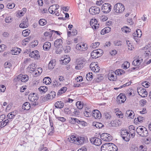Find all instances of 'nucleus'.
Masks as SVG:
<instances>
[{
  "instance_id": "nucleus-41",
  "label": "nucleus",
  "mask_w": 151,
  "mask_h": 151,
  "mask_svg": "<svg viewBox=\"0 0 151 151\" xmlns=\"http://www.w3.org/2000/svg\"><path fill=\"white\" fill-rule=\"evenodd\" d=\"M83 67V63L82 62L80 61L78 62L77 66L75 67V69L77 70L81 69Z\"/></svg>"
},
{
  "instance_id": "nucleus-16",
  "label": "nucleus",
  "mask_w": 151,
  "mask_h": 151,
  "mask_svg": "<svg viewBox=\"0 0 151 151\" xmlns=\"http://www.w3.org/2000/svg\"><path fill=\"white\" fill-rule=\"evenodd\" d=\"M27 18H24L22 21V23L19 24V27L22 28H24L27 27L28 26Z\"/></svg>"
},
{
  "instance_id": "nucleus-42",
  "label": "nucleus",
  "mask_w": 151,
  "mask_h": 151,
  "mask_svg": "<svg viewBox=\"0 0 151 151\" xmlns=\"http://www.w3.org/2000/svg\"><path fill=\"white\" fill-rule=\"evenodd\" d=\"M130 66V63L127 61H125L122 64V67L124 69H126L128 68Z\"/></svg>"
},
{
  "instance_id": "nucleus-6",
  "label": "nucleus",
  "mask_w": 151,
  "mask_h": 151,
  "mask_svg": "<svg viewBox=\"0 0 151 151\" xmlns=\"http://www.w3.org/2000/svg\"><path fill=\"white\" fill-rule=\"evenodd\" d=\"M111 9V6L110 4L106 3L102 6L101 10L102 12L105 13L109 12Z\"/></svg>"
},
{
  "instance_id": "nucleus-62",
  "label": "nucleus",
  "mask_w": 151,
  "mask_h": 151,
  "mask_svg": "<svg viewBox=\"0 0 151 151\" xmlns=\"http://www.w3.org/2000/svg\"><path fill=\"white\" fill-rule=\"evenodd\" d=\"M7 6L8 9H12L14 8L15 6V4L13 3L12 4H9L7 5Z\"/></svg>"
},
{
  "instance_id": "nucleus-26",
  "label": "nucleus",
  "mask_w": 151,
  "mask_h": 151,
  "mask_svg": "<svg viewBox=\"0 0 151 151\" xmlns=\"http://www.w3.org/2000/svg\"><path fill=\"white\" fill-rule=\"evenodd\" d=\"M55 106L57 108H62L64 106V103L61 101H58L55 104Z\"/></svg>"
},
{
  "instance_id": "nucleus-30",
  "label": "nucleus",
  "mask_w": 151,
  "mask_h": 151,
  "mask_svg": "<svg viewBox=\"0 0 151 151\" xmlns=\"http://www.w3.org/2000/svg\"><path fill=\"white\" fill-rule=\"evenodd\" d=\"M30 107V104L28 102L24 103L22 106V108L24 110H29Z\"/></svg>"
},
{
  "instance_id": "nucleus-49",
  "label": "nucleus",
  "mask_w": 151,
  "mask_h": 151,
  "mask_svg": "<svg viewBox=\"0 0 151 151\" xmlns=\"http://www.w3.org/2000/svg\"><path fill=\"white\" fill-rule=\"evenodd\" d=\"M47 23L46 20L43 19H41L39 21V23L40 25L43 26L45 25Z\"/></svg>"
},
{
  "instance_id": "nucleus-51",
  "label": "nucleus",
  "mask_w": 151,
  "mask_h": 151,
  "mask_svg": "<svg viewBox=\"0 0 151 151\" xmlns=\"http://www.w3.org/2000/svg\"><path fill=\"white\" fill-rule=\"evenodd\" d=\"M100 44V43L99 42H96L95 43H93L91 44V47L93 48H96Z\"/></svg>"
},
{
  "instance_id": "nucleus-27",
  "label": "nucleus",
  "mask_w": 151,
  "mask_h": 151,
  "mask_svg": "<svg viewBox=\"0 0 151 151\" xmlns=\"http://www.w3.org/2000/svg\"><path fill=\"white\" fill-rule=\"evenodd\" d=\"M133 36L134 37H140L142 35L141 30L139 29H137L136 31L133 33Z\"/></svg>"
},
{
  "instance_id": "nucleus-63",
  "label": "nucleus",
  "mask_w": 151,
  "mask_h": 151,
  "mask_svg": "<svg viewBox=\"0 0 151 151\" xmlns=\"http://www.w3.org/2000/svg\"><path fill=\"white\" fill-rule=\"evenodd\" d=\"M105 118L106 119H110L111 117V115L110 113L105 112L104 113Z\"/></svg>"
},
{
  "instance_id": "nucleus-52",
  "label": "nucleus",
  "mask_w": 151,
  "mask_h": 151,
  "mask_svg": "<svg viewBox=\"0 0 151 151\" xmlns=\"http://www.w3.org/2000/svg\"><path fill=\"white\" fill-rule=\"evenodd\" d=\"M132 112H131L130 110L127 111L126 114L127 115H128V116L130 117V118H133L134 116V114L132 116V114L134 113V112L132 111H131Z\"/></svg>"
},
{
  "instance_id": "nucleus-9",
  "label": "nucleus",
  "mask_w": 151,
  "mask_h": 151,
  "mask_svg": "<svg viewBox=\"0 0 151 151\" xmlns=\"http://www.w3.org/2000/svg\"><path fill=\"white\" fill-rule=\"evenodd\" d=\"M100 11L99 8L96 6H92L89 9V12L93 15L98 14Z\"/></svg>"
},
{
  "instance_id": "nucleus-14",
  "label": "nucleus",
  "mask_w": 151,
  "mask_h": 151,
  "mask_svg": "<svg viewBox=\"0 0 151 151\" xmlns=\"http://www.w3.org/2000/svg\"><path fill=\"white\" fill-rule=\"evenodd\" d=\"M97 22V20L96 19H93L90 21V24L93 29H96L99 28V25Z\"/></svg>"
},
{
  "instance_id": "nucleus-8",
  "label": "nucleus",
  "mask_w": 151,
  "mask_h": 151,
  "mask_svg": "<svg viewBox=\"0 0 151 151\" xmlns=\"http://www.w3.org/2000/svg\"><path fill=\"white\" fill-rule=\"evenodd\" d=\"M90 141L92 143L96 146H99L102 143L101 139L96 137H91L90 139Z\"/></svg>"
},
{
  "instance_id": "nucleus-22",
  "label": "nucleus",
  "mask_w": 151,
  "mask_h": 151,
  "mask_svg": "<svg viewBox=\"0 0 151 151\" xmlns=\"http://www.w3.org/2000/svg\"><path fill=\"white\" fill-rule=\"evenodd\" d=\"M56 93L55 92L52 91L49 94L47 95L45 97V99L47 100L49 99H52L53 98L55 97L56 96Z\"/></svg>"
},
{
  "instance_id": "nucleus-38",
  "label": "nucleus",
  "mask_w": 151,
  "mask_h": 151,
  "mask_svg": "<svg viewBox=\"0 0 151 151\" xmlns=\"http://www.w3.org/2000/svg\"><path fill=\"white\" fill-rule=\"evenodd\" d=\"M116 74V76H120L124 73L125 71L122 69H118L114 72Z\"/></svg>"
},
{
  "instance_id": "nucleus-21",
  "label": "nucleus",
  "mask_w": 151,
  "mask_h": 151,
  "mask_svg": "<svg viewBox=\"0 0 151 151\" xmlns=\"http://www.w3.org/2000/svg\"><path fill=\"white\" fill-rule=\"evenodd\" d=\"M70 122L72 124H76L77 123L82 125L84 124L85 122L84 121H81L76 118L71 117L70 119Z\"/></svg>"
},
{
  "instance_id": "nucleus-5",
  "label": "nucleus",
  "mask_w": 151,
  "mask_h": 151,
  "mask_svg": "<svg viewBox=\"0 0 151 151\" xmlns=\"http://www.w3.org/2000/svg\"><path fill=\"white\" fill-rule=\"evenodd\" d=\"M121 135L123 139L125 141L128 142L130 138V134L127 130H122Z\"/></svg>"
},
{
  "instance_id": "nucleus-56",
  "label": "nucleus",
  "mask_w": 151,
  "mask_h": 151,
  "mask_svg": "<svg viewBox=\"0 0 151 151\" xmlns=\"http://www.w3.org/2000/svg\"><path fill=\"white\" fill-rule=\"evenodd\" d=\"M150 83H149L148 82H147V81H145L142 83V85L143 87L147 88H148L150 86Z\"/></svg>"
},
{
  "instance_id": "nucleus-19",
  "label": "nucleus",
  "mask_w": 151,
  "mask_h": 151,
  "mask_svg": "<svg viewBox=\"0 0 151 151\" xmlns=\"http://www.w3.org/2000/svg\"><path fill=\"white\" fill-rule=\"evenodd\" d=\"M108 78L110 81H115L117 79L116 74L114 72L109 73L108 74Z\"/></svg>"
},
{
  "instance_id": "nucleus-35",
  "label": "nucleus",
  "mask_w": 151,
  "mask_h": 151,
  "mask_svg": "<svg viewBox=\"0 0 151 151\" xmlns=\"http://www.w3.org/2000/svg\"><path fill=\"white\" fill-rule=\"evenodd\" d=\"M35 64L34 63H32L31 64L29 65L28 68L29 70L31 71L32 72H33V74H34L35 71L36 69L34 67H35Z\"/></svg>"
},
{
  "instance_id": "nucleus-1",
  "label": "nucleus",
  "mask_w": 151,
  "mask_h": 151,
  "mask_svg": "<svg viewBox=\"0 0 151 151\" xmlns=\"http://www.w3.org/2000/svg\"><path fill=\"white\" fill-rule=\"evenodd\" d=\"M87 138L83 137L76 136L73 135L68 138V140L71 143H74L77 145H82L86 142Z\"/></svg>"
},
{
  "instance_id": "nucleus-37",
  "label": "nucleus",
  "mask_w": 151,
  "mask_h": 151,
  "mask_svg": "<svg viewBox=\"0 0 151 151\" xmlns=\"http://www.w3.org/2000/svg\"><path fill=\"white\" fill-rule=\"evenodd\" d=\"M93 124V126H95L96 128L99 129L102 128L104 126L102 124L98 122H94Z\"/></svg>"
},
{
  "instance_id": "nucleus-15",
  "label": "nucleus",
  "mask_w": 151,
  "mask_h": 151,
  "mask_svg": "<svg viewBox=\"0 0 151 151\" xmlns=\"http://www.w3.org/2000/svg\"><path fill=\"white\" fill-rule=\"evenodd\" d=\"M59 7V6L58 5H53L50 6L48 10L51 14H53L56 12V10H58Z\"/></svg>"
},
{
  "instance_id": "nucleus-60",
  "label": "nucleus",
  "mask_w": 151,
  "mask_h": 151,
  "mask_svg": "<svg viewBox=\"0 0 151 151\" xmlns=\"http://www.w3.org/2000/svg\"><path fill=\"white\" fill-rule=\"evenodd\" d=\"M143 117L139 116V117H137V119L135 118L134 119V121H135L136 122L138 121L139 122H142L143 120Z\"/></svg>"
},
{
  "instance_id": "nucleus-64",
  "label": "nucleus",
  "mask_w": 151,
  "mask_h": 151,
  "mask_svg": "<svg viewBox=\"0 0 151 151\" xmlns=\"http://www.w3.org/2000/svg\"><path fill=\"white\" fill-rule=\"evenodd\" d=\"M114 44L115 45L119 46L122 45L121 42L120 41L116 40L114 42Z\"/></svg>"
},
{
  "instance_id": "nucleus-57",
  "label": "nucleus",
  "mask_w": 151,
  "mask_h": 151,
  "mask_svg": "<svg viewBox=\"0 0 151 151\" xmlns=\"http://www.w3.org/2000/svg\"><path fill=\"white\" fill-rule=\"evenodd\" d=\"M96 50V53L98 54L99 57L101 56L103 53V50L101 49H98Z\"/></svg>"
},
{
  "instance_id": "nucleus-59",
  "label": "nucleus",
  "mask_w": 151,
  "mask_h": 151,
  "mask_svg": "<svg viewBox=\"0 0 151 151\" xmlns=\"http://www.w3.org/2000/svg\"><path fill=\"white\" fill-rule=\"evenodd\" d=\"M64 51L65 52H69L71 49V47L70 46H67L64 48Z\"/></svg>"
},
{
  "instance_id": "nucleus-7",
  "label": "nucleus",
  "mask_w": 151,
  "mask_h": 151,
  "mask_svg": "<svg viewBox=\"0 0 151 151\" xmlns=\"http://www.w3.org/2000/svg\"><path fill=\"white\" fill-rule=\"evenodd\" d=\"M137 91L138 94L142 97H146L148 94L145 89L142 87L138 88Z\"/></svg>"
},
{
  "instance_id": "nucleus-11",
  "label": "nucleus",
  "mask_w": 151,
  "mask_h": 151,
  "mask_svg": "<svg viewBox=\"0 0 151 151\" xmlns=\"http://www.w3.org/2000/svg\"><path fill=\"white\" fill-rule=\"evenodd\" d=\"M126 100V97L124 94L120 93L117 97V101L118 103L121 104L124 103Z\"/></svg>"
},
{
  "instance_id": "nucleus-46",
  "label": "nucleus",
  "mask_w": 151,
  "mask_h": 151,
  "mask_svg": "<svg viewBox=\"0 0 151 151\" xmlns=\"http://www.w3.org/2000/svg\"><path fill=\"white\" fill-rule=\"evenodd\" d=\"M53 85L54 86L58 87L60 86L61 85L60 82L58 81L56 79L53 81Z\"/></svg>"
},
{
  "instance_id": "nucleus-17",
  "label": "nucleus",
  "mask_w": 151,
  "mask_h": 151,
  "mask_svg": "<svg viewBox=\"0 0 151 151\" xmlns=\"http://www.w3.org/2000/svg\"><path fill=\"white\" fill-rule=\"evenodd\" d=\"M107 151H116L118 148L117 146L113 143H108Z\"/></svg>"
},
{
  "instance_id": "nucleus-31",
  "label": "nucleus",
  "mask_w": 151,
  "mask_h": 151,
  "mask_svg": "<svg viewBox=\"0 0 151 151\" xmlns=\"http://www.w3.org/2000/svg\"><path fill=\"white\" fill-rule=\"evenodd\" d=\"M43 82L44 83H45L47 85H49L51 83V79L50 78L48 77H45L43 79Z\"/></svg>"
},
{
  "instance_id": "nucleus-4",
  "label": "nucleus",
  "mask_w": 151,
  "mask_h": 151,
  "mask_svg": "<svg viewBox=\"0 0 151 151\" xmlns=\"http://www.w3.org/2000/svg\"><path fill=\"white\" fill-rule=\"evenodd\" d=\"M136 131L137 133L141 137L147 136L148 134V132L145 127H139L136 128Z\"/></svg>"
},
{
  "instance_id": "nucleus-12",
  "label": "nucleus",
  "mask_w": 151,
  "mask_h": 151,
  "mask_svg": "<svg viewBox=\"0 0 151 151\" xmlns=\"http://www.w3.org/2000/svg\"><path fill=\"white\" fill-rule=\"evenodd\" d=\"M17 79L19 80H20L22 82H26L28 81L29 78L28 76L27 75L20 74L17 77Z\"/></svg>"
},
{
  "instance_id": "nucleus-53",
  "label": "nucleus",
  "mask_w": 151,
  "mask_h": 151,
  "mask_svg": "<svg viewBox=\"0 0 151 151\" xmlns=\"http://www.w3.org/2000/svg\"><path fill=\"white\" fill-rule=\"evenodd\" d=\"M130 149L131 151H137L138 148L135 145H131Z\"/></svg>"
},
{
  "instance_id": "nucleus-44",
  "label": "nucleus",
  "mask_w": 151,
  "mask_h": 151,
  "mask_svg": "<svg viewBox=\"0 0 151 151\" xmlns=\"http://www.w3.org/2000/svg\"><path fill=\"white\" fill-rule=\"evenodd\" d=\"M21 50L20 49L16 48L12 50V54L14 55H16L18 54L20 52Z\"/></svg>"
},
{
  "instance_id": "nucleus-28",
  "label": "nucleus",
  "mask_w": 151,
  "mask_h": 151,
  "mask_svg": "<svg viewBox=\"0 0 151 151\" xmlns=\"http://www.w3.org/2000/svg\"><path fill=\"white\" fill-rule=\"evenodd\" d=\"M111 31V28L109 27H106L102 30L101 31V34L102 35H104L105 34Z\"/></svg>"
},
{
  "instance_id": "nucleus-29",
  "label": "nucleus",
  "mask_w": 151,
  "mask_h": 151,
  "mask_svg": "<svg viewBox=\"0 0 151 151\" xmlns=\"http://www.w3.org/2000/svg\"><path fill=\"white\" fill-rule=\"evenodd\" d=\"M55 65V60H52L49 63L48 65V68L49 69L53 68Z\"/></svg>"
},
{
  "instance_id": "nucleus-43",
  "label": "nucleus",
  "mask_w": 151,
  "mask_h": 151,
  "mask_svg": "<svg viewBox=\"0 0 151 151\" xmlns=\"http://www.w3.org/2000/svg\"><path fill=\"white\" fill-rule=\"evenodd\" d=\"M67 88L66 87H64L61 88L59 91L58 93V95H60L65 93L67 90Z\"/></svg>"
},
{
  "instance_id": "nucleus-61",
  "label": "nucleus",
  "mask_w": 151,
  "mask_h": 151,
  "mask_svg": "<svg viewBox=\"0 0 151 151\" xmlns=\"http://www.w3.org/2000/svg\"><path fill=\"white\" fill-rule=\"evenodd\" d=\"M29 32L27 29L23 30L22 32L23 35L24 36H27L29 35Z\"/></svg>"
},
{
  "instance_id": "nucleus-39",
  "label": "nucleus",
  "mask_w": 151,
  "mask_h": 151,
  "mask_svg": "<svg viewBox=\"0 0 151 151\" xmlns=\"http://www.w3.org/2000/svg\"><path fill=\"white\" fill-rule=\"evenodd\" d=\"M83 103L81 101H77L76 104V105L77 106L78 108L79 109H81L83 106Z\"/></svg>"
},
{
  "instance_id": "nucleus-24",
  "label": "nucleus",
  "mask_w": 151,
  "mask_h": 151,
  "mask_svg": "<svg viewBox=\"0 0 151 151\" xmlns=\"http://www.w3.org/2000/svg\"><path fill=\"white\" fill-rule=\"evenodd\" d=\"M51 47V43L48 42H45L43 46V49L45 50H48Z\"/></svg>"
},
{
  "instance_id": "nucleus-18",
  "label": "nucleus",
  "mask_w": 151,
  "mask_h": 151,
  "mask_svg": "<svg viewBox=\"0 0 151 151\" xmlns=\"http://www.w3.org/2000/svg\"><path fill=\"white\" fill-rule=\"evenodd\" d=\"M38 53L39 52L37 50L32 51L30 53L29 55L31 58H33L35 59H37L40 57V55Z\"/></svg>"
},
{
  "instance_id": "nucleus-45",
  "label": "nucleus",
  "mask_w": 151,
  "mask_h": 151,
  "mask_svg": "<svg viewBox=\"0 0 151 151\" xmlns=\"http://www.w3.org/2000/svg\"><path fill=\"white\" fill-rule=\"evenodd\" d=\"M147 147L145 145H141L138 148L139 151H147Z\"/></svg>"
},
{
  "instance_id": "nucleus-13",
  "label": "nucleus",
  "mask_w": 151,
  "mask_h": 151,
  "mask_svg": "<svg viewBox=\"0 0 151 151\" xmlns=\"http://www.w3.org/2000/svg\"><path fill=\"white\" fill-rule=\"evenodd\" d=\"M29 100V101L33 102L32 103V104L34 106H36L37 105V104H36V101L38 99V97L35 96H32V94H30L29 96L28 97Z\"/></svg>"
},
{
  "instance_id": "nucleus-34",
  "label": "nucleus",
  "mask_w": 151,
  "mask_h": 151,
  "mask_svg": "<svg viewBox=\"0 0 151 151\" xmlns=\"http://www.w3.org/2000/svg\"><path fill=\"white\" fill-rule=\"evenodd\" d=\"M96 50H94L92 51L91 53V57L93 58H97L99 57L98 54L96 53Z\"/></svg>"
},
{
  "instance_id": "nucleus-55",
  "label": "nucleus",
  "mask_w": 151,
  "mask_h": 151,
  "mask_svg": "<svg viewBox=\"0 0 151 151\" xmlns=\"http://www.w3.org/2000/svg\"><path fill=\"white\" fill-rule=\"evenodd\" d=\"M9 122V121L8 119H6L2 123H1V125L4 127L6 126Z\"/></svg>"
},
{
  "instance_id": "nucleus-36",
  "label": "nucleus",
  "mask_w": 151,
  "mask_h": 151,
  "mask_svg": "<svg viewBox=\"0 0 151 151\" xmlns=\"http://www.w3.org/2000/svg\"><path fill=\"white\" fill-rule=\"evenodd\" d=\"M12 66V64L8 62H6L4 64L5 68L6 69H8L9 71H10V68H11Z\"/></svg>"
},
{
  "instance_id": "nucleus-48",
  "label": "nucleus",
  "mask_w": 151,
  "mask_h": 151,
  "mask_svg": "<svg viewBox=\"0 0 151 151\" xmlns=\"http://www.w3.org/2000/svg\"><path fill=\"white\" fill-rule=\"evenodd\" d=\"M122 30L123 32L127 33L130 32L131 29L127 26H125L123 28H122Z\"/></svg>"
},
{
  "instance_id": "nucleus-3",
  "label": "nucleus",
  "mask_w": 151,
  "mask_h": 151,
  "mask_svg": "<svg viewBox=\"0 0 151 151\" xmlns=\"http://www.w3.org/2000/svg\"><path fill=\"white\" fill-rule=\"evenodd\" d=\"M125 9L124 5L120 3H117L115 4L114 9V12L118 14L122 13Z\"/></svg>"
},
{
  "instance_id": "nucleus-23",
  "label": "nucleus",
  "mask_w": 151,
  "mask_h": 151,
  "mask_svg": "<svg viewBox=\"0 0 151 151\" xmlns=\"http://www.w3.org/2000/svg\"><path fill=\"white\" fill-rule=\"evenodd\" d=\"M63 42L62 40L61 39H57L54 42V45L57 48H59L62 46Z\"/></svg>"
},
{
  "instance_id": "nucleus-58",
  "label": "nucleus",
  "mask_w": 151,
  "mask_h": 151,
  "mask_svg": "<svg viewBox=\"0 0 151 151\" xmlns=\"http://www.w3.org/2000/svg\"><path fill=\"white\" fill-rule=\"evenodd\" d=\"M12 18L11 17H9L6 18L5 19V21L6 23H9L11 22L12 21Z\"/></svg>"
},
{
  "instance_id": "nucleus-32",
  "label": "nucleus",
  "mask_w": 151,
  "mask_h": 151,
  "mask_svg": "<svg viewBox=\"0 0 151 151\" xmlns=\"http://www.w3.org/2000/svg\"><path fill=\"white\" fill-rule=\"evenodd\" d=\"M39 90L41 93H45L47 90V88L45 86H41L39 88Z\"/></svg>"
},
{
  "instance_id": "nucleus-40",
  "label": "nucleus",
  "mask_w": 151,
  "mask_h": 151,
  "mask_svg": "<svg viewBox=\"0 0 151 151\" xmlns=\"http://www.w3.org/2000/svg\"><path fill=\"white\" fill-rule=\"evenodd\" d=\"M93 74L92 73H89L86 75V78L88 81H90L93 78Z\"/></svg>"
},
{
  "instance_id": "nucleus-50",
  "label": "nucleus",
  "mask_w": 151,
  "mask_h": 151,
  "mask_svg": "<svg viewBox=\"0 0 151 151\" xmlns=\"http://www.w3.org/2000/svg\"><path fill=\"white\" fill-rule=\"evenodd\" d=\"M108 134L104 133L102 134L101 136V138L103 140L106 141Z\"/></svg>"
},
{
  "instance_id": "nucleus-25",
  "label": "nucleus",
  "mask_w": 151,
  "mask_h": 151,
  "mask_svg": "<svg viewBox=\"0 0 151 151\" xmlns=\"http://www.w3.org/2000/svg\"><path fill=\"white\" fill-rule=\"evenodd\" d=\"M70 61V58L68 57L67 56H66L65 57H64L63 60H61V63L63 65H66L69 63Z\"/></svg>"
},
{
  "instance_id": "nucleus-2",
  "label": "nucleus",
  "mask_w": 151,
  "mask_h": 151,
  "mask_svg": "<svg viewBox=\"0 0 151 151\" xmlns=\"http://www.w3.org/2000/svg\"><path fill=\"white\" fill-rule=\"evenodd\" d=\"M76 48L78 52L82 53L88 49L87 45L85 43L81 42L77 44Z\"/></svg>"
},
{
  "instance_id": "nucleus-33",
  "label": "nucleus",
  "mask_w": 151,
  "mask_h": 151,
  "mask_svg": "<svg viewBox=\"0 0 151 151\" xmlns=\"http://www.w3.org/2000/svg\"><path fill=\"white\" fill-rule=\"evenodd\" d=\"M42 72V68H38L37 70L35 71V72L34 74V76L37 77Z\"/></svg>"
},
{
  "instance_id": "nucleus-47",
  "label": "nucleus",
  "mask_w": 151,
  "mask_h": 151,
  "mask_svg": "<svg viewBox=\"0 0 151 151\" xmlns=\"http://www.w3.org/2000/svg\"><path fill=\"white\" fill-rule=\"evenodd\" d=\"M108 143L103 145L101 148V151H107V147H108Z\"/></svg>"
},
{
  "instance_id": "nucleus-54",
  "label": "nucleus",
  "mask_w": 151,
  "mask_h": 151,
  "mask_svg": "<svg viewBox=\"0 0 151 151\" xmlns=\"http://www.w3.org/2000/svg\"><path fill=\"white\" fill-rule=\"evenodd\" d=\"M84 115L86 117H89L91 116L92 114V113L90 111H85L83 113Z\"/></svg>"
},
{
  "instance_id": "nucleus-10",
  "label": "nucleus",
  "mask_w": 151,
  "mask_h": 151,
  "mask_svg": "<svg viewBox=\"0 0 151 151\" xmlns=\"http://www.w3.org/2000/svg\"><path fill=\"white\" fill-rule=\"evenodd\" d=\"M90 68L92 71L96 73L99 72L100 70L99 67L98 66L97 64L95 62L91 63L90 65Z\"/></svg>"
},
{
  "instance_id": "nucleus-20",
  "label": "nucleus",
  "mask_w": 151,
  "mask_h": 151,
  "mask_svg": "<svg viewBox=\"0 0 151 151\" xmlns=\"http://www.w3.org/2000/svg\"><path fill=\"white\" fill-rule=\"evenodd\" d=\"M92 114L93 116L95 119H100L101 117V114L98 110H94L93 111Z\"/></svg>"
}]
</instances>
